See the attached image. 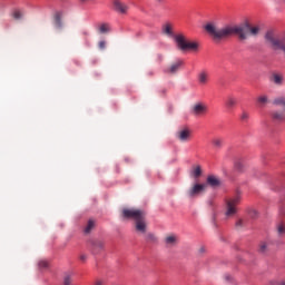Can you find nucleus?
I'll return each mask as SVG.
<instances>
[{
    "label": "nucleus",
    "mask_w": 285,
    "mask_h": 285,
    "mask_svg": "<svg viewBox=\"0 0 285 285\" xmlns=\"http://www.w3.org/2000/svg\"><path fill=\"white\" fill-rule=\"evenodd\" d=\"M204 30L212 38L214 42H220L238 36L240 41L247 40L248 36L256 37L261 32L259 26H252L249 22L243 24H225L218 27L215 22H207L204 26Z\"/></svg>",
    "instance_id": "obj_1"
},
{
    "label": "nucleus",
    "mask_w": 285,
    "mask_h": 285,
    "mask_svg": "<svg viewBox=\"0 0 285 285\" xmlns=\"http://www.w3.org/2000/svg\"><path fill=\"white\" fill-rule=\"evenodd\" d=\"M121 217L134 222V227L137 234L146 235L148 223L146 220L147 214L144 209H136L135 207H125L121 210Z\"/></svg>",
    "instance_id": "obj_2"
},
{
    "label": "nucleus",
    "mask_w": 285,
    "mask_h": 285,
    "mask_svg": "<svg viewBox=\"0 0 285 285\" xmlns=\"http://www.w3.org/2000/svg\"><path fill=\"white\" fill-rule=\"evenodd\" d=\"M174 40L176 42L177 48L180 51H194L197 52L199 49V43L196 41H188L186 36L183 33H178L174 36Z\"/></svg>",
    "instance_id": "obj_3"
},
{
    "label": "nucleus",
    "mask_w": 285,
    "mask_h": 285,
    "mask_svg": "<svg viewBox=\"0 0 285 285\" xmlns=\"http://www.w3.org/2000/svg\"><path fill=\"white\" fill-rule=\"evenodd\" d=\"M265 41L273 50H282L285 53V35L278 38L273 31H267Z\"/></svg>",
    "instance_id": "obj_4"
},
{
    "label": "nucleus",
    "mask_w": 285,
    "mask_h": 285,
    "mask_svg": "<svg viewBox=\"0 0 285 285\" xmlns=\"http://www.w3.org/2000/svg\"><path fill=\"white\" fill-rule=\"evenodd\" d=\"M240 203V196H234V198H229L226 203V217H233L237 213V206Z\"/></svg>",
    "instance_id": "obj_5"
},
{
    "label": "nucleus",
    "mask_w": 285,
    "mask_h": 285,
    "mask_svg": "<svg viewBox=\"0 0 285 285\" xmlns=\"http://www.w3.org/2000/svg\"><path fill=\"white\" fill-rule=\"evenodd\" d=\"M208 188V185L206 184H198L196 183L195 185H193V187H190V189L187 191V196L189 198H195L198 197L199 195L204 194Z\"/></svg>",
    "instance_id": "obj_6"
},
{
    "label": "nucleus",
    "mask_w": 285,
    "mask_h": 285,
    "mask_svg": "<svg viewBox=\"0 0 285 285\" xmlns=\"http://www.w3.org/2000/svg\"><path fill=\"white\" fill-rule=\"evenodd\" d=\"M112 10L121 16L128 14L129 6L121 0H112Z\"/></svg>",
    "instance_id": "obj_7"
},
{
    "label": "nucleus",
    "mask_w": 285,
    "mask_h": 285,
    "mask_svg": "<svg viewBox=\"0 0 285 285\" xmlns=\"http://www.w3.org/2000/svg\"><path fill=\"white\" fill-rule=\"evenodd\" d=\"M176 138L180 142H188L191 138V130L189 128H181L176 132Z\"/></svg>",
    "instance_id": "obj_8"
},
{
    "label": "nucleus",
    "mask_w": 285,
    "mask_h": 285,
    "mask_svg": "<svg viewBox=\"0 0 285 285\" xmlns=\"http://www.w3.org/2000/svg\"><path fill=\"white\" fill-rule=\"evenodd\" d=\"M62 17H63L62 11H56L53 13V28L56 30H62L63 28Z\"/></svg>",
    "instance_id": "obj_9"
},
{
    "label": "nucleus",
    "mask_w": 285,
    "mask_h": 285,
    "mask_svg": "<svg viewBox=\"0 0 285 285\" xmlns=\"http://www.w3.org/2000/svg\"><path fill=\"white\" fill-rule=\"evenodd\" d=\"M207 110H208V106L203 102H197L191 108V112L195 116L204 115L207 112Z\"/></svg>",
    "instance_id": "obj_10"
},
{
    "label": "nucleus",
    "mask_w": 285,
    "mask_h": 285,
    "mask_svg": "<svg viewBox=\"0 0 285 285\" xmlns=\"http://www.w3.org/2000/svg\"><path fill=\"white\" fill-rule=\"evenodd\" d=\"M90 245H91L92 253H99L105 248V242L98 238L90 240Z\"/></svg>",
    "instance_id": "obj_11"
},
{
    "label": "nucleus",
    "mask_w": 285,
    "mask_h": 285,
    "mask_svg": "<svg viewBox=\"0 0 285 285\" xmlns=\"http://www.w3.org/2000/svg\"><path fill=\"white\" fill-rule=\"evenodd\" d=\"M183 65H184L183 60H176L167 69H165V72L166 73H176Z\"/></svg>",
    "instance_id": "obj_12"
},
{
    "label": "nucleus",
    "mask_w": 285,
    "mask_h": 285,
    "mask_svg": "<svg viewBox=\"0 0 285 285\" xmlns=\"http://www.w3.org/2000/svg\"><path fill=\"white\" fill-rule=\"evenodd\" d=\"M161 32L163 35L167 36V37H174L175 33H174V26L173 23L170 22H165L163 26H161Z\"/></svg>",
    "instance_id": "obj_13"
},
{
    "label": "nucleus",
    "mask_w": 285,
    "mask_h": 285,
    "mask_svg": "<svg viewBox=\"0 0 285 285\" xmlns=\"http://www.w3.org/2000/svg\"><path fill=\"white\" fill-rule=\"evenodd\" d=\"M206 183L213 188H217L222 185V180L217 178V176H207Z\"/></svg>",
    "instance_id": "obj_14"
},
{
    "label": "nucleus",
    "mask_w": 285,
    "mask_h": 285,
    "mask_svg": "<svg viewBox=\"0 0 285 285\" xmlns=\"http://www.w3.org/2000/svg\"><path fill=\"white\" fill-rule=\"evenodd\" d=\"M271 81L276 86H282L284 82V76L278 72H273L271 76Z\"/></svg>",
    "instance_id": "obj_15"
},
{
    "label": "nucleus",
    "mask_w": 285,
    "mask_h": 285,
    "mask_svg": "<svg viewBox=\"0 0 285 285\" xmlns=\"http://www.w3.org/2000/svg\"><path fill=\"white\" fill-rule=\"evenodd\" d=\"M208 81H209V73L205 70L200 71L198 73V83L202 86H205L208 83Z\"/></svg>",
    "instance_id": "obj_16"
},
{
    "label": "nucleus",
    "mask_w": 285,
    "mask_h": 285,
    "mask_svg": "<svg viewBox=\"0 0 285 285\" xmlns=\"http://www.w3.org/2000/svg\"><path fill=\"white\" fill-rule=\"evenodd\" d=\"M225 139L223 137L216 136L212 139V145L215 149H222L224 147Z\"/></svg>",
    "instance_id": "obj_17"
},
{
    "label": "nucleus",
    "mask_w": 285,
    "mask_h": 285,
    "mask_svg": "<svg viewBox=\"0 0 285 285\" xmlns=\"http://www.w3.org/2000/svg\"><path fill=\"white\" fill-rule=\"evenodd\" d=\"M258 107L264 108L266 105L271 102L267 95H259L256 99Z\"/></svg>",
    "instance_id": "obj_18"
},
{
    "label": "nucleus",
    "mask_w": 285,
    "mask_h": 285,
    "mask_svg": "<svg viewBox=\"0 0 285 285\" xmlns=\"http://www.w3.org/2000/svg\"><path fill=\"white\" fill-rule=\"evenodd\" d=\"M272 119L276 122H282L285 120V111L275 110L272 112Z\"/></svg>",
    "instance_id": "obj_19"
},
{
    "label": "nucleus",
    "mask_w": 285,
    "mask_h": 285,
    "mask_svg": "<svg viewBox=\"0 0 285 285\" xmlns=\"http://www.w3.org/2000/svg\"><path fill=\"white\" fill-rule=\"evenodd\" d=\"M177 243H178V236H176V234H169L165 238V244L167 246H175Z\"/></svg>",
    "instance_id": "obj_20"
},
{
    "label": "nucleus",
    "mask_w": 285,
    "mask_h": 285,
    "mask_svg": "<svg viewBox=\"0 0 285 285\" xmlns=\"http://www.w3.org/2000/svg\"><path fill=\"white\" fill-rule=\"evenodd\" d=\"M237 105V98L234 96H228L225 100V106L227 109H233Z\"/></svg>",
    "instance_id": "obj_21"
},
{
    "label": "nucleus",
    "mask_w": 285,
    "mask_h": 285,
    "mask_svg": "<svg viewBox=\"0 0 285 285\" xmlns=\"http://www.w3.org/2000/svg\"><path fill=\"white\" fill-rule=\"evenodd\" d=\"M276 234L278 237H284L285 236V223H278L276 225Z\"/></svg>",
    "instance_id": "obj_22"
},
{
    "label": "nucleus",
    "mask_w": 285,
    "mask_h": 285,
    "mask_svg": "<svg viewBox=\"0 0 285 285\" xmlns=\"http://www.w3.org/2000/svg\"><path fill=\"white\" fill-rule=\"evenodd\" d=\"M95 220H88L85 229H83V233L85 234H90L92 232V229L95 228Z\"/></svg>",
    "instance_id": "obj_23"
},
{
    "label": "nucleus",
    "mask_w": 285,
    "mask_h": 285,
    "mask_svg": "<svg viewBox=\"0 0 285 285\" xmlns=\"http://www.w3.org/2000/svg\"><path fill=\"white\" fill-rule=\"evenodd\" d=\"M258 252L261 254H267L269 252V243H261Z\"/></svg>",
    "instance_id": "obj_24"
},
{
    "label": "nucleus",
    "mask_w": 285,
    "mask_h": 285,
    "mask_svg": "<svg viewBox=\"0 0 285 285\" xmlns=\"http://www.w3.org/2000/svg\"><path fill=\"white\" fill-rule=\"evenodd\" d=\"M145 240L147 243H156L158 238L155 234L148 233V234H145Z\"/></svg>",
    "instance_id": "obj_25"
},
{
    "label": "nucleus",
    "mask_w": 285,
    "mask_h": 285,
    "mask_svg": "<svg viewBox=\"0 0 285 285\" xmlns=\"http://www.w3.org/2000/svg\"><path fill=\"white\" fill-rule=\"evenodd\" d=\"M38 268H39L40 271H46V269H48V268H49V261H45V259L38 261Z\"/></svg>",
    "instance_id": "obj_26"
},
{
    "label": "nucleus",
    "mask_w": 285,
    "mask_h": 285,
    "mask_svg": "<svg viewBox=\"0 0 285 285\" xmlns=\"http://www.w3.org/2000/svg\"><path fill=\"white\" fill-rule=\"evenodd\" d=\"M273 105L282 106L285 108V97H277L273 100Z\"/></svg>",
    "instance_id": "obj_27"
},
{
    "label": "nucleus",
    "mask_w": 285,
    "mask_h": 285,
    "mask_svg": "<svg viewBox=\"0 0 285 285\" xmlns=\"http://www.w3.org/2000/svg\"><path fill=\"white\" fill-rule=\"evenodd\" d=\"M99 32L100 33H108V32H110V26L108 23H101L99 26Z\"/></svg>",
    "instance_id": "obj_28"
},
{
    "label": "nucleus",
    "mask_w": 285,
    "mask_h": 285,
    "mask_svg": "<svg viewBox=\"0 0 285 285\" xmlns=\"http://www.w3.org/2000/svg\"><path fill=\"white\" fill-rule=\"evenodd\" d=\"M234 167L235 170L242 173L244 170V163L242 160H235Z\"/></svg>",
    "instance_id": "obj_29"
},
{
    "label": "nucleus",
    "mask_w": 285,
    "mask_h": 285,
    "mask_svg": "<svg viewBox=\"0 0 285 285\" xmlns=\"http://www.w3.org/2000/svg\"><path fill=\"white\" fill-rule=\"evenodd\" d=\"M203 171H202V167L199 165H197V167H194L193 169V176L195 178H199L202 176Z\"/></svg>",
    "instance_id": "obj_30"
},
{
    "label": "nucleus",
    "mask_w": 285,
    "mask_h": 285,
    "mask_svg": "<svg viewBox=\"0 0 285 285\" xmlns=\"http://www.w3.org/2000/svg\"><path fill=\"white\" fill-rule=\"evenodd\" d=\"M62 285H72V277L69 274H66L62 279Z\"/></svg>",
    "instance_id": "obj_31"
},
{
    "label": "nucleus",
    "mask_w": 285,
    "mask_h": 285,
    "mask_svg": "<svg viewBox=\"0 0 285 285\" xmlns=\"http://www.w3.org/2000/svg\"><path fill=\"white\" fill-rule=\"evenodd\" d=\"M12 16H13V19H16V20H21L23 18L22 11L18 10V9L13 10Z\"/></svg>",
    "instance_id": "obj_32"
},
{
    "label": "nucleus",
    "mask_w": 285,
    "mask_h": 285,
    "mask_svg": "<svg viewBox=\"0 0 285 285\" xmlns=\"http://www.w3.org/2000/svg\"><path fill=\"white\" fill-rule=\"evenodd\" d=\"M244 226H245V220H242V218H239L238 220H236L235 227H236L237 229H240V228H243Z\"/></svg>",
    "instance_id": "obj_33"
},
{
    "label": "nucleus",
    "mask_w": 285,
    "mask_h": 285,
    "mask_svg": "<svg viewBox=\"0 0 285 285\" xmlns=\"http://www.w3.org/2000/svg\"><path fill=\"white\" fill-rule=\"evenodd\" d=\"M92 285H106V281L102 279V278H96V279L92 282Z\"/></svg>",
    "instance_id": "obj_34"
},
{
    "label": "nucleus",
    "mask_w": 285,
    "mask_h": 285,
    "mask_svg": "<svg viewBox=\"0 0 285 285\" xmlns=\"http://www.w3.org/2000/svg\"><path fill=\"white\" fill-rule=\"evenodd\" d=\"M249 119V114L247 111H243L240 115L242 121H247Z\"/></svg>",
    "instance_id": "obj_35"
},
{
    "label": "nucleus",
    "mask_w": 285,
    "mask_h": 285,
    "mask_svg": "<svg viewBox=\"0 0 285 285\" xmlns=\"http://www.w3.org/2000/svg\"><path fill=\"white\" fill-rule=\"evenodd\" d=\"M248 215H249L252 218H255V217L258 216V212H256V209H249Z\"/></svg>",
    "instance_id": "obj_36"
},
{
    "label": "nucleus",
    "mask_w": 285,
    "mask_h": 285,
    "mask_svg": "<svg viewBox=\"0 0 285 285\" xmlns=\"http://www.w3.org/2000/svg\"><path fill=\"white\" fill-rule=\"evenodd\" d=\"M79 259H80L82 263L87 262V259H88L87 254H80Z\"/></svg>",
    "instance_id": "obj_37"
},
{
    "label": "nucleus",
    "mask_w": 285,
    "mask_h": 285,
    "mask_svg": "<svg viewBox=\"0 0 285 285\" xmlns=\"http://www.w3.org/2000/svg\"><path fill=\"white\" fill-rule=\"evenodd\" d=\"M99 49L104 50L106 48V41L101 40L98 43Z\"/></svg>",
    "instance_id": "obj_38"
},
{
    "label": "nucleus",
    "mask_w": 285,
    "mask_h": 285,
    "mask_svg": "<svg viewBox=\"0 0 285 285\" xmlns=\"http://www.w3.org/2000/svg\"><path fill=\"white\" fill-rule=\"evenodd\" d=\"M269 285H281V281L273 279V281L269 282Z\"/></svg>",
    "instance_id": "obj_39"
},
{
    "label": "nucleus",
    "mask_w": 285,
    "mask_h": 285,
    "mask_svg": "<svg viewBox=\"0 0 285 285\" xmlns=\"http://www.w3.org/2000/svg\"><path fill=\"white\" fill-rule=\"evenodd\" d=\"M155 2H157L158 4H163L165 0H155Z\"/></svg>",
    "instance_id": "obj_40"
},
{
    "label": "nucleus",
    "mask_w": 285,
    "mask_h": 285,
    "mask_svg": "<svg viewBox=\"0 0 285 285\" xmlns=\"http://www.w3.org/2000/svg\"><path fill=\"white\" fill-rule=\"evenodd\" d=\"M206 252V249L204 248V247H199V253L200 254H203V253H205Z\"/></svg>",
    "instance_id": "obj_41"
},
{
    "label": "nucleus",
    "mask_w": 285,
    "mask_h": 285,
    "mask_svg": "<svg viewBox=\"0 0 285 285\" xmlns=\"http://www.w3.org/2000/svg\"><path fill=\"white\" fill-rule=\"evenodd\" d=\"M226 279H227V281H230V279H232V277H230V276H226Z\"/></svg>",
    "instance_id": "obj_42"
},
{
    "label": "nucleus",
    "mask_w": 285,
    "mask_h": 285,
    "mask_svg": "<svg viewBox=\"0 0 285 285\" xmlns=\"http://www.w3.org/2000/svg\"><path fill=\"white\" fill-rule=\"evenodd\" d=\"M279 285H285V281H281V284Z\"/></svg>",
    "instance_id": "obj_43"
},
{
    "label": "nucleus",
    "mask_w": 285,
    "mask_h": 285,
    "mask_svg": "<svg viewBox=\"0 0 285 285\" xmlns=\"http://www.w3.org/2000/svg\"><path fill=\"white\" fill-rule=\"evenodd\" d=\"M80 1L85 3V2H88L89 0H80Z\"/></svg>",
    "instance_id": "obj_44"
}]
</instances>
